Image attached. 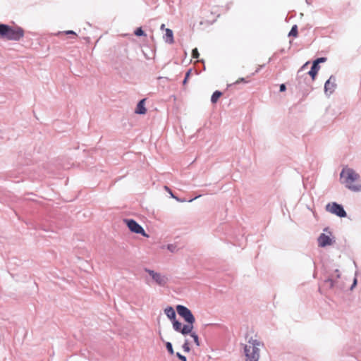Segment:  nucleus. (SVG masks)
<instances>
[{"mask_svg":"<svg viewBox=\"0 0 361 361\" xmlns=\"http://www.w3.org/2000/svg\"><path fill=\"white\" fill-rule=\"evenodd\" d=\"M326 61V58L322 57L314 61L313 64L312 66L311 69L305 74H302V73L306 70L307 66L309 65V62H306L298 71L297 74V80L299 83H301L303 80H305V76L306 75H309L312 78V82L314 81L316 76L318 73V71L320 68L319 63L324 62Z\"/></svg>","mask_w":361,"mask_h":361,"instance_id":"nucleus-3","label":"nucleus"},{"mask_svg":"<svg viewBox=\"0 0 361 361\" xmlns=\"http://www.w3.org/2000/svg\"><path fill=\"white\" fill-rule=\"evenodd\" d=\"M63 33L66 34V35H72L74 37H77V34L74 31H72V30L65 31Z\"/></svg>","mask_w":361,"mask_h":361,"instance_id":"nucleus-27","label":"nucleus"},{"mask_svg":"<svg viewBox=\"0 0 361 361\" xmlns=\"http://www.w3.org/2000/svg\"><path fill=\"white\" fill-rule=\"evenodd\" d=\"M177 357L182 361H187V359L185 356L182 355L180 353H176Z\"/></svg>","mask_w":361,"mask_h":361,"instance_id":"nucleus-26","label":"nucleus"},{"mask_svg":"<svg viewBox=\"0 0 361 361\" xmlns=\"http://www.w3.org/2000/svg\"><path fill=\"white\" fill-rule=\"evenodd\" d=\"M124 222L128 226V228L131 232L137 234H141L145 237H149V235L145 233L143 228L140 225H139L133 219H124Z\"/></svg>","mask_w":361,"mask_h":361,"instance_id":"nucleus-6","label":"nucleus"},{"mask_svg":"<svg viewBox=\"0 0 361 361\" xmlns=\"http://www.w3.org/2000/svg\"><path fill=\"white\" fill-rule=\"evenodd\" d=\"M190 72H191V71L190 70V71H188L186 73V74H185V79H184V80H183V85H185V84H186V82H188V78H189V77H190Z\"/></svg>","mask_w":361,"mask_h":361,"instance_id":"nucleus-25","label":"nucleus"},{"mask_svg":"<svg viewBox=\"0 0 361 361\" xmlns=\"http://www.w3.org/2000/svg\"><path fill=\"white\" fill-rule=\"evenodd\" d=\"M289 36H293V37H297L298 36V27L297 25H293L288 34Z\"/></svg>","mask_w":361,"mask_h":361,"instance_id":"nucleus-18","label":"nucleus"},{"mask_svg":"<svg viewBox=\"0 0 361 361\" xmlns=\"http://www.w3.org/2000/svg\"><path fill=\"white\" fill-rule=\"evenodd\" d=\"M165 31V41L169 44H173L174 42L173 31L169 28H166Z\"/></svg>","mask_w":361,"mask_h":361,"instance_id":"nucleus-13","label":"nucleus"},{"mask_svg":"<svg viewBox=\"0 0 361 361\" xmlns=\"http://www.w3.org/2000/svg\"><path fill=\"white\" fill-rule=\"evenodd\" d=\"M145 99H143L139 102L135 109V113L139 114H145L146 113L147 110L145 107Z\"/></svg>","mask_w":361,"mask_h":361,"instance_id":"nucleus-12","label":"nucleus"},{"mask_svg":"<svg viewBox=\"0 0 361 361\" xmlns=\"http://www.w3.org/2000/svg\"><path fill=\"white\" fill-rule=\"evenodd\" d=\"M318 244L320 247H325L332 244V239L324 233L321 234L318 238Z\"/></svg>","mask_w":361,"mask_h":361,"instance_id":"nucleus-11","label":"nucleus"},{"mask_svg":"<svg viewBox=\"0 0 361 361\" xmlns=\"http://www.w3.org/2000/svg\"><path fill=\"white\" fill-rule=\"evenodd\" d=\"M146 271L149 274V276L153 279V280H154V281L158 285L164 286L166 284L168 279L165 276H163L159 273H157L149 269H146Z\"/></svg>","mask_w":361,"mask_h":361,"instance_id":"nucleus-9","label":"nucleus"},{"mask_svg":"<svg viewBox=\"0 0 361 361\" xmlns=\"http://www.w3.org/2000/svg\"><path fill=\"white\" fill-rule=\"evenodd\" d=\"M166 347L169 351V353L171 354V355H173L174 353V351H173V347H172V345L170 342H167L166 343Z\"/></svg>","mask_w":361,"mask_h":361,"instance_id":"nucleus-20","label":"nucleus"},{"mask_svg":"<svg viewBox=\"0 0 361 361\" xmlns=\"http://www.w3.org/2000/svg\"><path fill=\"white\" fill-rule=\"evenodd\" d=\"M164 189L166 192H168V193H169V194H170V195H171V197H173V198L176 199V200L179 201V199H178L177 197H176V196L173 194V192H172L171 190L168 186L165 185V186L164 187Z\"/></svg>","mask_w":361,"mask_h":361,"instance_id":"nucleus-19","label":"nucleus"},{"mask_svg":"<svg viewBox=\"0 0 361 361\" xmlns=\"http://www.w3.org/2000/svg\"><path fill=\"white\" fill-rule=\"evenodd\" d=\"M183 348L185 352L188 353L190 351L189 342L188 340H186L185 342L184 343Z\"/></svg>","mask_w":361,"mask_h":361,"instance_id":"nucleus-23","label":"nucleus"},{"mask_svg":"<svg viewBox=\"0 0 361 361\" xmlns=\"http://www.w3.org/2000/svg\"><path fill=\"white\" fill-rule=\"evenodd\" d=\"M8 25L0 24V38L6 39L8 31Z\"/></svg>","mask_w":361,"mask_h":361,"instance_id":"nucleus-15","label":"nucleus"},{"mask_svg":"<svg viewBox=\"0 0 361 361\" xmlns=\"http://www.w3.org/2000/svg\"><path fill=\"white\" fill-rule=\"evenodd\" d=\"M326 209L328 212L334 214L340 217L346 216V212L343 209V207L341 204H338L336 202L328 204L326 206Z\"/></svg>","mask_w":361,"mask_h":361,"instance_id":"nucleus-7","label":"nucleus"},{"mask_svg":"<svg viewBox=\"0 0 361 361\" xmlns=\"http://www.w3.org/2000/svg\"><path fill=\"white\" fill-rule=\"evenodd\" d=\"M222 93L219 91H215L211 98V101L212 103L215 104L218 101V99L221 97Z\"/></svg>","mask_w":361,"mask_h":361,"instance_id":"nucleus-16","label":"nucleus"},{"mask_svg":"<svg viewBox=\"0 0 361 361\" xmlns=\"http://www.w3.org/2000/svg\"><path fill=\"white\" fill-rule=\"evenodd\" d=\"M161 30L165 29V25H164V24H162V25H161Z\"/></svg>","mask_w":361,"mask_h":361,"instance_id":"nucleus-29","label":"nucleus"},{"mask_svg":"<svg viewBox=\"0 0 361 361\" xmlns=\"http://www.w3.org/2000/svg\"><path fill=\"white\" fill-rule=\"evenodd\" d=\"M135 35L137 36L145 35L144 31L142 30V29L141 27H138L136 29V30L135 31Z\"/></svg>","mask_w":361,"mask_h":361,"instance_id":"nucleus-21","label":"nucleus"},{"mask_svg":"<svg viewBox=\"0 0 361 361\" xmlns=\"http://www.w3.org/2000/svg\"><path fill=\"white\" fill-rule=\"evenodd\" d=\"M200 54L197 48H195L192 51V56L193 59H198Z\"/></svg>","mask_w":361,"mask_h":361,"instance_id":"nucleus-22","label":"nucleus"},{"mask_svg":"<svg viewBox=\"0 0 361 361\" xmlns=\"http://www.w3.org/2000/svg\"><path fill=\"white\" fill-rule=\"evenodd\" d=\"M264 345L263 343L257 338H251L244 346L245 361H258L259 359L260 348Z\"/></svg>","mask_w":361,"mask_h":361,"instance_id":"nucleus-2","label":"nucleus"},{"mask_svg":"<svg viewBox=\"0 0 361 361\" xmlns=\"http://www.w3.org/2000/svg\"><path fill=\"white\" fill-rule=\"evenodd\" d=\"M240 82H245V83H247V82H249V80H247L246 78H240L238 79V80L235 82V84H238V83H240Z\"/></svg>","mask_w":361,"mask_h":361,"instance_id":"nucleus-24","label":"nucleus"},{"mask_svg":"<svg viewBox=\"0 0 361 361\" xmlns=\"http://www.w3.org/2000/svg\"><path fill=\"white\" fill-rule=\"evenodd\" d=\"M176 310L178 314L188 323V324L193 325L195 322V319L191 311L188 307L179 305L176 307Z\"/></svg>","mask_w":361,"mask_h":361,"instance_id":"nucleus-5","label":"nucleus"},{"mask_svg":"<svg viewBox=\"0 0 361 361\" xmlns=\"http://www.w3.org/2000/svg\"><path fill=\"white\" fill-rule=\"evenodd\" d=\"M286 85H285L284 84H281V85H280V91H281V92H283V91H285V90H286Z\"/></svg>","mask_w":361,"mask_h":361,"instance_id":"nucleus-28","label":"nucleus"},{"mask_svg":"<svg viewBox=\"0 0 361 361\" xmlns=\"http://www.w3.org/2000/svg\"><path fill=\"white\" fill-rule=\"evenodd\" d=\"M190 336L193 338V341H194V343H195V345L197 346H200V343L199 337H198L197 334H195V332H192V331H191V333H190Z\"/></svg>","mask_w":361,"mask_h":361,"instance_id":"nucleus-17","label":"nucleus"},{"mask_svg":"<svg viewBox=\"0 0 361 361\" xmlns=\"http://www.w3.org/2000/svg\"><path fill=\"white\" fill-rule=\"evenodd\" d=\"M173 327L176 331L180 332L183 335L189 334L193 329V325H183L180 322L176 321V319L173 321Z\"/></svg>","mask_w":361,"mask_h":361,"instance_id":"nucleus-8","label":"nucleus"},{"mask_svg":"<svg viewBox=\"0 0 361 361\" xmlns=\"http://www.w3.org/2000/svg\"><path fill=\"white\" fill-rule=\"evenodd\" d=\"M336 87V78L334 76H331L324 85V90L326 92L332 93Z\"/></svg>","mask_w":361,"mask_h":361,"instance_id":"nucleus-10","label":"nucleus"},{"mask_svg":"<svg viewBox=\"0 0 361 361\" xmlns=\"http://www.w3.org/2000/svg\"><path fill=\"white\" fill-rule=\"evenodd\" d=\"M24 36V30L20 27H11L8 25L6 40L18 41Z\"/></svg>","mask_w":361,"mask_h":361,"instance_id":"nucleus-4","label":"nucleus"},{"mask_svg":"<svg viewBox=\"0 0 361 361\" xmlns=\"http://www.w3.org/2000/svg\"><path fill=\"white\" fill-rule=\"evenodd\" d=\"M164 312H165L166 315L167 316V317L169 319H170L171 320L173 321L174 319H176V312H175L174 310L173 309V307H166L164 310Z\"/></svg>","mask_w":361,"mask_h":361,"instance_id":"nucleus-14","label":"nucleus"},{"mask_svg":"<svg viewBox=\"0 0 361 361\" xmlns=\"http://www.w3.org/2000/svg\"><path fill=\"white\" fill-rule=\"evenodd\" d=\"M340 180L350 190L353 192L361 190L360 175L353 169L348 166L343 167L340 173Z\"/></svg>","mask_w":361,"mask_h":361,"instance_id":"nucleus-1","label":"nucleus"}]
</instances>
